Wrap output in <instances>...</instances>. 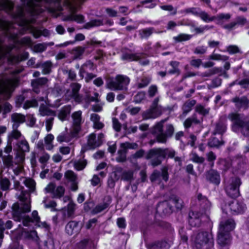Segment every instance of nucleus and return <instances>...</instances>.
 I'll use <instances>...</instances> for the list:
<instances>
[{
	"instance_id": "obj_1",
	"label": "nucleus",
	"mask_w": 249,
	"mask_h": 249,
	"mask_svg": "<svg viewBox=\"0 0 249 249\" xmlns=\"http://www.w3.org/2000/svg\"><path fill=\"white\" fill-rule=\"evenodd\" d=\"M176 152L174 150H170L168 148H153L147 152L145 158L151 159V163L153 167L157 166L161 164L165 159H174L176 162H181V158L175 157Z\"/></svg>"
},
{
	"instance_id": "obj_2",
	"label": "nucleus",
	"mask_w": 249,
	"mask_h": 249,
	"mask_svg": "<svg viewBox=\"0 0 249 249\" xmlns=\"http://www.w3.org/2000/svg\"><path fill=\"white\" fill-rule=\"evenodd\" d=\"M228 119L232 123L231 128L234 131L240 130L243 136L249 137V117L237 112L230 113Z\"/></svg>"
},
{
	"instance_id": "obj_3",
	"label": "nucleus",
	"mask_w": 249,
	"mask_h": 249,
	"mask_svg": "<svg viewBox=\"0 0 249 249\" xmlns=\"http://www.w3.org/2000/svg\"><path fill=\"white\" fill-rule=\"evenodd\" d=\"M193 249H211L213 247L214 242L211 234L208 231H201L191 236Z\"/></svg>"
},
{
	"instance_id": "obj_4",
	"label": "nucleus",
	"mask_w": 249,
	"mask_h": 249,
	"mask_svg": "<svg viewBox=\"0 0 249 249\" xmlns=\"http://www.w3.org/2000/svg\"><path fill=\"white\" fill-rule=\"evenodd\" d=\"M241 184L242 181L239 177H232L225 188L227 195L233 199L237 198L240 195L239 188Z\"/></svg>"
},
{
	"instance_id": "obj_5",
	"label": "nucleus",
	"mask_w": 249,
	"mask_h": 249,
	"mask_svg": "<svg viewBox=\"0 0 249 249\" xmlns=\"http://www.w3.org/2000/svg\"><path fill=\"white\" fill-rule=\"evenodd\" d=\"M122 59L124 60H127L129 62L139 61V63L142 66H146L149 64V60L146 58V54L143 53H123Z\"/></svg>"
},
{
	"instance_id": "obj_6",
	"label": "nucleus",
	"mask_w": 249,
	"mask_h": 249,
	"mask_svg": "<svg viewBox=\"0 0 249 249\" xmlns=\"http://www.w3.org/2000/svg\"><path fill=\"white\" fill-rule=\"evenodd\" d=\"M174 211V207L170 200H164L159 202L157 205L156 212L160 216L164 218L170 215Z\"/></svg>"
},
{
	"instance_id": "obj_7",
	"label": "nucleus",
	"mask_w": 249,
	"mask_h": 249,
	"mask_svg": "<svg viewBox=\"0 0 249 249\" xmlns=\"http://www.w3.org/2000/svg\"><path fill=\"white\" fill-rule=\"evenodd\" d=\"M229 206L232 215L243 214L247 210L246 205L243 201L233 200L229 203Z\"/></svg>"
},
{
	"instance_id": "obj_8",
	"label": "nucleus",
	"mask_w": 249,
	"mask_h": 249,
	"mask_svg": "<svg viewBox=\"0 0 249 249\" xmlns=\"http://www.w3.org/2000/svg\"><path fill=\"white\" fill-rule=\"evenodd\" d=\"M231 101L234 103L236 108L239 111H245L249 107V99L246 96L241 97L236 96Z\"/></svg>"
},
{
	"instance_id": "obj_9",
	"label": "nucleus",
	"mask_w": 249,
	"mask_h": 249,
	"mask_svg": "<svg viewBox=\"0 0 249 249\" xmlns=\"http://www.w3.org/2000/svg\"><path fill=\"white\" fill-rule=\"evenodd\" d=\"M48 81V79L45 77H39L32 80L31 86L33 91L36 94H39L40 92V88L47 85Z\"/></svg>"
},
{
	"instance_id": "obj_10",
	"label": "nucleus",
	"mask_w": 249,
	"mask_h": 249,
	"mask_svg": "<svg viewBox=\"0 0 249 249\" xmlns=\"http://www.w3.org/2000/svg\"><path fill=\"white\" fill-rule=\"evenodd\" d=\"M112 200V199L110 196H105L103 198V203L98 204L93 208L91 211V213L92 215H95L107 209L111 203Z\"/></svg>"
},
{
	"instance_id": "obj_11",
	"label": "nucleus",
	"mask_w": 249,
	"mask_h": 249,
	"mask_svg": "<svg viewBox=\"0 0 249 249\" xmlns=\"http://www.w3.org/2000/svg\"><path fill=\"white\" fill-rule=\"evenodd\" d=\"M29 56L27 52H24L20 54H10L7 57V62L10 65L18 64L22 61L27 60Z\"/></svg>"
},
{
	"instance_id": "obj_12",
	"label": "nucleus",
	"mask_w": 249,
	"mask_h": 249,
	"mask_svg": "<svg viewBox=\"0 0 249 249\" xmlns=\"http://www.w3.org/2000/svg\"><path fill=\"white\" fill-rule=\"evenodd\" d=\"M235 222L233 219H228L224 222H221L219 230L220 231L231 233L235 228Z\"/></svg>"
},
{
	"instance_id": "obj_13",
	"label": "nucleus",
	"mask_w": 249,
	"mask_h": 249,
	"mask_svg": "<svg viewBox=\"0 0 249 249\" xmlns=\"http://www.w3.org/2000/svg\"><path fill=\"white\" fill-rule=\"evenodd\" d=\"M231 233H227L218 231L217 234V243L221 247H225L231 244Z\"/></svg>"
},
{
	"instance_id": "obj_14",
	"label": "nucleus",
	"mask_w": 249,
	"mask_h": 249,
	"mask_svg": "<svg viewBox=\"0 0 249 249\" xmlns=\"http://www.w3.org/2000/svg\"><path fill=\"white\" fill-rule=\"evenodd\" d=\"M147 249H169L170 245L165 240H157L146 245Z\"/></svg>"
},
{
	"instance_id": "obj_15",
	"label": "nucleus",
	"mask_w": 249,
	"mask_h": 249,
	"mask_svg": "<svg viewBox=\"0 0 249 249\" xmlns=\"http://www.w3.org/2000/svg\"><path fill=\"white\" fill-rule=\"evenodd\" d=\"M161 110L159 107H150L145 112H143L142 116L144 119H155L160 116Z\"/></svg>"
},
{
	"instance_id": "obj_16",
	"label": "nucleus",
	"mask_w": 249,
	"mask_h": 249,
	"mask_svg": "<svg viewBox=\"0 0 249 249\" xmlns=\"http://www.w3.org/2000/svg\"><path fill=\"white\" fill-rule=\"evenodd\" d=\"M21 1L24 4L26 2L25 5L28 8L31 9V13H33L35 11L34 7L36 6V3L40 2L42 1L48 4L60 2V0H21Z\"/></svg>"
},
{
	"instance_id": "obj_17",
	"label": "nucleus",
	"mask_w": 249,
	"mask_h": 249,
	"mask_svg": "<svg viewBox=\"0 0 249 249\" xmlns=\"http://www.w3.org/2000/svg\"><path fill=\"white\" fill-rule=\"evenodd\" d=\"M206 178L211 183L218 185L220 183V176L219 173L214 169H210L207 172Z\"/></svg>"
},
{
	"instance_id": "obj_18",
	"label": "nucleus",
	"mask_w": 249,
	"mask_h": 249,
	"mask_svg": "<svg viewBox=\"0 0 249 249\" xmlns=\"http://www.w3.org/2000/svg\"><path fill=\"white\" fill-rule=\"evenodd\" d=\"M115 81L117 86L116 89L118 90H121L124 89V86H127L129 83V78L123 75L118 74L115 78Z\"/></svg>"
},
{
	"instance_id": "obj_19",
	"label": "nucleus",
	"mask_w": 249,
	"mask_h": 249,
	"mask_svg": "<svg viewBox=\"0 0 249 249\" xmlns=\"http://www.w3.org/2000/svg\"><path fill=\"white\" fill-rule=\"evenodd\" d=\"M79 224V221L73 220L69 221L65 227L66 232L69 235H71L75 233H77L80 230Z\"/></svg>"
},
{
	"instance_id": "obj_20",
	"label": "nucleus",
	"mask_w": 249,
	"mask_h": 249,
	"mask_svg": "<svg viewBox=\"0 0 249 249\" xmlns=\"http://www.w3.org/2000/svg\"><path fill=\"white\" fill-rule=\"evenodd\" d=\"M18 35L16 33L11 34L9 36V39L14 41L16 44L28 46H30L32 44V39L29 36L23 37L20 40H18Z\"/></svg>"
},
{
	"instance_id": "obj_21",
	"label": "nucleus",
	"mask_w": 249,
	"mask_h": 249,
	"mask_svg": "<svg viewBox=\"0 0 249 249\" xmlns=\"http://www.w3.org/2000/svg\"><path fill=\"white\" fill-rule=\"evenodd\" d=\"M12 215L13 220L20 222L22 219V209L18 202L14 203L12 206Z\"/></svg>"
},
{
	"instance_id": "obj_22",
	"label": "nucleus",
	"mask_w": 249,
	"mask_h": 249,
	"mask_svg": "<svg viewBox=\"0 0 249 249\" xmlns=\"http://www.w3.org/2000/svg\"><path fill=\"white\" fill-rule=\"evenodd\" d=\"M154 228L156 230H159L161 234H163L166 231H171L172 228L171 225L167 222L164 221H156L154 224Z\"/></svg>"
},
{
	"instance_id": "obj_23",
	"label": "nucleus",
	"mask_w": 249,
	"mask_h": 249,
	"mask_svg": "<svg viewBox=\"0 0 249 249\" xmlns=\"http://www.w3.org/2000/svg\"><path fill=\"white\" fill-rule=\"evenodd\" d=\"M96 68L94 64L91 60L87 61L81 67L79 70V74L81 79L84 77V73L88 71H93Z\"/></svg>"
},
{
	"instance_id": "obj_24",
	"label": "nucleus",
	"mask_w": 249,
	"mask_h": 249,
	"mask_svg": "<svg viewBox=\"0 0 249 249\" xmlns=\"http://www.w3.org/2000/svg\"><path fill=\"white\" fill-rule=\"evenodd\" d=\"M71 107L70 105L63 106L60 110L57 117L61 121L63 122L67 119V117L71 113Z\"/></svg>"
},
{
	"instance_id": "obj_25",
	"label": "nucleus",
	"mask_w": 249,
	"mask_h": 249,
	"mask_svg": "<svg viewBox=\"0 0 249 249\" xmlns=\"http://www.w3.org/2000/svg\"><path fill=\"white\" fill-rule=\"evenodd\" d=\"M18 20L19 21L18 23V25L19 27H22V28L19 30V33L20 35H23L25 34L26 31L29 30L30 22L25 17L19 19Z\"/></svg>"
},
{
	"instance_id": "obj_26",
	"label": "nucleus",
	"mask_w": 249,
	"mask_h": 249,
	"mask_svg": "<svg viewBox=\"0 0 249 249\" xmlns=\"http://www.w3.org/2000/svg\"><path fill=\"white\" fill-rule=\"evenodd\" d=\"M218 164L219 166V169L224 172L229 170L232 166V163L231 160L224 159H219Z\"/></svg>"
},
{
	"instance_id": "obj_27",
	"label": "nucleus",
	"mask_w": 249,
	"mask_h": 249,
	"mask_svg": "<svg viewBox=\"0 0 249 249\" xmlns=\"http://www.w3.org/2000/svg\"><path fill=\"white\" fill-rule=\"evenodd\" d=\"M196 102L195 100H189L185 102L182 107V114L186 115L190 112L193 107L196 105Z\"/></svg>"
},
{
	"instance_id": "obj_28",
	"label": "nucleus",
	"mask_w": 249,
	"mask_h": 249,
	"mask_svg": "<svg viewBox=\"0 0 249 249\" xmlns=\"http://www.w3.org/2000/svg\"><path fill=\"white\" fill-rule=\"evenodd\" d=\"M169 65L172 67V69L168 71V74L170 75L176 74L177 76L180 74V71L178 68L179 62L177 61H171L169 62Z\"/></svg>"
},
{
	"instance_id": "obj_29",
	"label": "nucleus",
	"mask_w": 249,
	"mask_h": 249,
	"mask_svg": "<svg viewBox=\"0 0 249 249\" xmlns=\"http://www.w3.org/2000/svg\"><path fill=\"white\" fill-rule=\"evenodd\" d=\"M0 8L5 11H12L14 9V3L9 0H0Z\"/></svg>"
},
{
	"instance_id": "obj_30",
	"label": "nucleus",
	"mask_w": 249,
	"mask_h": 249,
	"mask_svg": "<svg viewBox=\"0 0 249 249\" xmlns=\"http://www.w3.org/2000/svg\"><path fill=\"white\" fill-rule=\"evenodd\" d=\"M169 200L172 201L177 210H181L183 207V201L176 195H171L169 197Z\"/></svg>"
},
{
	"instance_id": "obj_31",
	"label": "nucleus",
	"mask_w": 249,
	"mask_h": 249,
	"mask_svg": "<svg viewBox=\"0 0 249 249\" xmlns=\"http://www.w3.org/2000/svg\"><path fill=\"white\" fill-rule=\"evenodd\" d=\"M225 142L223 140L220 141L216 137H213L210 139L208 142V145L212 148H219L221 145H224Z\"/></svg>"
},
{
	"instance_id": "obj_32",
	"label": "nucleus",
	"mask_w": 249,
	"mask_h": 249,
	"mask_svg": "<svg viewBox=\"0 0 249 249\" xmlns=\"http://www.w3.org/2000/svg\"><path fill=\"white\" fill-rule=\"evenodd\" d=\"M85 50L84 47L81 46L76 47L72 50L73 55V59H80Z\"/></svg>"
},
{
	"instance_id": "obj_33",
	"label": "nucleus",
	"mask_w": 249,
	"mask_h": 249,
	"mask_svg": "<svg viewBox=\"0 0 249 249\" xmlns=\"http://www.w3.org/2000/svg\"><path fill=\"white\" fill-rule=\"evenodd\" d=\"M71 117L73 120V125H81L82 123V111L81 110L74 112L71 115Z\"/></svg>"
},
{
	"instance_id": "obj_34",
	"label": "nucleus",
	"mask_w": 249,
	"mask_h": 249,
	"mask_svg": "<svg viewBox=\"0 0 249 249\" xmlns=\"http://www.w3.org/2000/svg\"><path fill=\"white\" fill-rule=\"evenodd\" d=\"M85 155L83 156V159H80L74 163V167L77 171L83 170L87 165V160L84 159Z\"/></svg>"
},
{
	"instance_id": "obj_35",
	"label": "nucleus",
	"mask_w": 249,
	"mask_h": 249,
	"mask_svg": "<svg viewBox=\"0 0 249 249\" xmlns=\"http://www.w3.org/2000/svg\"><path fill=\"white\" fill-rule=\"evenodd\" d=\"M88 146L89 147V149H95L98 147L99 144H97L96 141V135L94 133L90 134L88 140L87 142Z\"/></svg>"
},
{
	"instance_id": "obj_36",
	"label": "nucleus",
	"mask_w": 249,
	"mask_h": 249,
	"mask_svg": "<svg viewBox=\"0 0 249 249\" xmlns=\"http://www.w3.org/2000/svg\"><path fill=\"white\" fill-rule=\"evenodd\" d=\"M189 224L192 227H199L201 224V219L199 216L194 215V217L189 215Z\"/></svg>"
},
{
	"instance_id": "obj_37",
	"label": "nucleus",
	"mask_w": 249,
	"mask_h": 249,
	"mask_svg": "<svg viewBox=\"0 0 249 249\" xmlns=\"http://www.w3.org/2000/svg\"><path fill=\"white\" fill-rule=\"evenodd\" d=\"M154 28L149 27L139 31V35L142 39H147L153 33Z\"/></svg>"
},
{
	"instance_id": "obj_38",
	"label": "nucleus",
	"mask_w": 249,
	"mask_h": 249,
	"mask_svg": "<svg viewBox=\"0 0 249 249\" xmlns=\"http://www.w3.org/2000/svg\"><path fill=\"white\" fill-rule=\"evenodd\" d=\"M75 204L71 200L69 202L67 206V217L70 218L74 217L75 211Z\"/></svg>"
},
{
	"instance_id": "obj_39",
	"label": "nucleus",
	"mask_w": 249,
	"mask_h": 249,
	"mask_svg": "<svg viewBox=\"0 0 249 249\" xmlns=\"http://www.w3.org/2000/svg\"><path fill=\"white\" fill-rule=\"evenodd\" d=\"M89 239L85 238L76 244L77 249H92L91 246L89 244Z\"/></svg>"
},
{
	"instance_id": "obj_40",
	"label": "nucleus",
	"mask_w": 249,
	"mask_h": 249,
	"mask_svg": "<svg viewBox=\"0 0 249 249\" xmlns=\"http://www.w3.org/2000/svg\"><path fill=\"white\" fill-rule=\"evenodd\" d=\"M226 130V126L222 122H219L216 124L213 134L223 135Z\"/></svg>"
},
{
	"instance_id": "obj_41",
	"label": "nucleus",
	"mask_w": 249,
	"mask_h": 249,
	"mask_svg": "<svg viewBox=\"0 0 249 249\" xmlns=\"http://www.w3.org/2000/svg\"><path fill=\"white\" fill-rule=\"evenodd\" d=\"M11 119L12 121L16 123H23L25 121V118L23 115L17 113L12 115Z\"/></svg>"
},
{
	"instance_id": "obj_42",
	"label": "nucleus",
	"mask_w": 249,
	"mask_h": 249,
	"mask_svg": "<svg viewBox=\"0 0 249 249\" xmlns=\"http://www.w3.org/2000/svg\"><path fill=\"white\" fill-rule=\"evenodd\" d=\"M192 37V35H191L180 34L178 36L174 37V39L177 42H180L189 40Z\"/></svg>"
},
{
	"instance_id": "obj_43",
	"label": "nucleus",
	"mask_w": 249,
	"mask_h": 249,
	"mask_svg": "<svg viewBox=\"0 0 249 249\" xmlns=\"http://www.w3.org/2000/svg\"><path fill=\"white\" fill-rule=\"evenodd\" d=\"M10 184V181L7 178H2L0 180V189L3 191L9 190Z\"/></svg>"
},
{
	"instance_id": "obj_44",
	"label": "nucleus",
	"mask_w": 249,
	"mask_h": 249,
	"mask_svg": "<svg viewBox=\"0 0 249 249\" xmlns=\"http://www.w3.org/2000/svg\"><path fill=\"white\" fill-rule=\"evenodd\" d=\"M199 16L201 19L205 22H209L213 21L216 17L215 16L209 17V15L205 11H202L199 14Z\"/></svg>"
},
{
	"instance_id": "obj_45",
	"label": "nucleus",
	"mask_w": 249,
	"mask_h": 249,
	"mask_svg": "<svg viewBox=\"0 0 249 249\" xmlns=\"http://www.w3.org/2000/svg\"><path fill=\"white\" fill-rule=\"evenodd\" d=\"M133 178V172L131 170L124 171L121 176V179L124 181H131Z\"/></svg>"
},
{
	"instance_id": "obj_46",
	"label": "nucleus",
	"mask_w": 249,
	"mask_h": 249,
	"mask_svg": "<svg viewBox=\"0 0 249 249\" xmlns=\"http://www.w3.org/2000/svg\"><path fill=\"white\" fill-rule=\"evenodd\" d=\"M156 0H143L141 1L140 3L142 5H144V7L148 9H153L155 8L157 3H154Z\"/></svg>"
},
{
	"instance_id": "obj_47",
	"label": "nucleus",
	"mask_w": 249,
	"mask_h": 249,
	"mask_svg": "<svg viewBox=\"0 0 249 249\" xmlns=\"http://www.w3.org/2000/svg\"><path fill=\"white\" fill-rule=\"evenodd\" d=\"M196 112L203 116H206L209 113V110L205 108L201 104L197 105L195 107Z\"/></svg>"
},
{
	"instance_id": "obj_48",
	"label": "nucleus",
	"mask_w": 249,
	"mask_h": 249,
	"mask_svg": "<svg viewBox=\"0 0 249 249\" xmlns=\"http://www.w3.org/2000/svg\"><path fill=\"white\" fill-rule=\"evenodd\" d=\"M227 52L231 55L240 52L239 47L235 45H230L226 47Z\"/></svg>"
},
{
	"instance_id": "obj_49",
	"label": "nucleus",
	"mask_w": 249,
	"mask_h": 249,
	"mask_svg": "<svg viewBox=\"0 0 249 249\" xmlns=\"http://www.w3.org/2000/svg\"><path fill=\"white\" fill-rule=\"evenodd\" d=\"M25 17V14L23 8L20 6L17 7V11L15 14L12 15L13 18L15 19H19Z\"/></svg>"
},
{
	"instance_id": "obj_50",
	"label": "nucleus",
	"mask_w": 249,
	"mask_h": 249,
	"mask_svg": "<svg viewBox=\"0 0 249 249\" xmlns=\"http://www.w3.org/2000/svg\"><path fill=\"white\" fill-rule=\"evenodd\" d=\"M106 85L107 88L109 89L110 90H117L116 89V86L117 85L116 84L115 79L113 77H109L106 82Z\"/></svg>"
},
{
	"instance_id": "obj_51",
	"label": "nucleus",
	"mask_w": 249,
	"mask_h": 249,
	"mask_svg": "<svg viewBox=\"0 0 249 249\" xmlns=\"http://www.w3.org/2000/svg\"><path fill=\"white\" fill-rule=\"evenodd\" d=\"M38 106V102L36 99L27 100L23 105V108L27 109L30 107H36Z\"/></svg>"
},
{
	"instance_id": "obj_52",
	"label": "nucleus",
	"mask_w": 249,
	"mask_h": 249,
	"mask_svg": "<svg viewBox=\"0 0 249 249\" xmlns=\"http://www.w3.org/2000/svg\"><path fill=\"white\" fill-rule=\"evenodd\" d=\"M65 178L70 182L75 181L77 179L76 175L71 170L67 171L64 175Z\"/></svg>"
},
{
	"instance_id": "obj_53",
	"label": "nucleus",
	"mask_w": 249,
	"mask_h": 249,
	"mask_svg": "<svg viewBox=\"0 0 249 249\" xmlns=\"http://www.w3.org/2000/svg\"><path fill=\"white\" fill-rule=\"evenodd\" d=\"M47 49V45L44 43H38L33 47V51L35 53H42Z\"/></svg>"
},
{
	"instance_id": "obj_54",
	"label": "nucleus",
	"mask_w": 249,
	"mask_h": 249,
	"mask_svg": "<svg viewBox=\"0 0 249 249\" xmlns=\"http://www.w3.org/2000/svg\"><path fill=\"white\" fill-rule=\"evenodd\" d=\"M145 97V93L144 91H139L134 97V102L136 104L140 103Z\"/></svg>"
},
{
	"instance_id": "obj_55",
	"label": "nucleus",
	"mask_w": 249,
	"mask_h": 249,
	"mask_svg": "<svg viewBox=\"0 0 249 249\" xmlns=\"http://www.w3.org/2000/svg\"><path fill=\"white\" fill-rule=\"evenodd\" d=\"M65 188L62 186H58L56 189H55L54 192L53 193V195L54 197L57 198L62 197L65 193Z\"/></svg>"
},
{
	"instance_id": "obj_56",
	"label": "nucleus",
	"mask_w": 249,
	"mask_h": 249,
	"mask_svg": "<svg viewBox=\"0 0 249 249\" xmlns=\"http://www.w3.org/2000/svg\"><path fill=\"white\" fill-rule=\"evenodd\" d=\"M36 182L32 178H28L25 180L24 184L31 191H34L36 188Z\"/></svg>"
},
{
	"instance_id": "obj_57",
	"label": "nucleus",
	"mask_w": 249,
	"mask_h": 249,
	"mask_svg": "<svg viewBox=\"0 0 249 249\" xmlns=\"http://www.w3.org/2000/svg\"><path fill=\"white\" fill-rule=\"evenodd\" d=\"M94 206V202L93 200H89L84 204V210L85 212L88 213L91 211Z\"/></svg>"
},
{
	"instance_id": "obj_58",
	"label": "nucleus",
	"mask_w": 249,
	"mask_h": 249,
	"mask_svg": "<svg viewBox=\"0 0 249 249\" xmlns=\"http://www.w3.org/2000/svg\"><path fill=\"white\" fill-rule=\"evenodd\" d=\"M246 164L243 161H239L237 163L236 171L239 174L244 175L246 172Z\"/></svg>"
},
{
	"instance_id": "obj_59",
	"label": "nucleus",
	"mask_w": 249,
	"mask_h": 249,
	"mask_svg": "<svg viewBox=\"0 0 249 249\" xmlns=\"http://www.w3.org/2000/svg\"><path fill=\"white\" fill-rule=\"evenodd\" d=\"M41 249H55L54 244L52 240L45 241Z\"/></svg>"
},
{
	"instance_id": "obj_60",
	"label": "nucleus",
	"mask_w": 249,
	"mask_h": 249,
	"mask_svg": "<svg viewBox=\"0 0 249 249\" xmlns=\"http://www.w3.org/2000/svg\"><path fill=\"white\" fill-rule=\"evenodd\" d=\"M20 145H19V148L23 152H29L30 150V147L29 143L26 140H22L19 142Z\"/></svg>"
},
{
	"instance_id": "obj_61",
	"label": "nucleus",
	"mask_w": 249,
	"mask_h": 249,
	"mask_svg": "<svg viewBox=\"0 0 249 249\" xmlns=\"http://www.w3.org/2000/svg\"><path fill=\"white\" fill-rule=\"evenodd\" d=\"M168 168L166 166H164L161 168V173H160V177L165 182H167L169 179V174L168 172Z\"/></svg>"
},
{
	"instance_id": "obj_62",
	"label": "nucleus",
	"mask_w": 249,
	"mask_h": 249,
	"mask_svg": "<svg viewBox=\"0 0 249 249\" xmlns=\"http://www.w3.org/2000/svg\"><path fill=\"white\" fill-rule=\"evenodd\" d=\"M52 64L50 61H46L43 65V71L44 74H49L51 71Z\"/></svg>"
},
{
	"instance_id": "obj_63",
	"label": "nucleus",
	"mask_w": 249,
	"mask_h": 249,
	"mask_svg": "<svg viewBox=\"0 0 249 249\" xmlns=\"http://www.w3.org/2000/svg\"><path fill=\"white\" fill-rule=\"evenodd\" d=\"M117 225L120 229H124L126 227L125 219L124 217H119L117 219Z\"/></svg>"
},
{
	"instance_id": "obj_64",
	"label": "nucleus",
	"mask_w": 249,
	"mask_h": 249,
	"mask_svg": "<svg viewBox=\"0 0 249 249\" xmlns=\"http://www.w3.org/2000/svg\"><path fill=\"white\" fill-rule=\"evenodd\" d=\"M167 138L164 133L163 132H160V133L156 136V140L159 143H165L167 141Z\"/></svg>"
}]
</instances>
